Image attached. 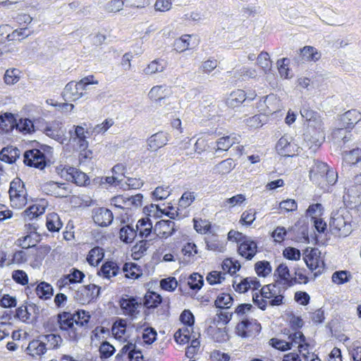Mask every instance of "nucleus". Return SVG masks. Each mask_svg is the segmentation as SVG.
Masks as SVG:
<instances>
[{
	"mask_svg": "<svg viewBox=\"0 0 361 361\" xmlns=\"http://www.w3.org/2000/svg\"><path fill=\"white\" fill-rule=\"evenodd\" d=\"M142 195L140 193L128 197L121 196L119 200H122V203L124 206L119 204L117 205V207L126 209H131L132 207L137 208L142 205Z\"/></svg>",
	"mask_w": 361,
	"mask_h": 361,
	"instance_id": "nucleus-27",
	"label": "nucleus"
},
{
	"mask_svg": "<svg viewBox=\"0 0 361 361\" xmlns=\"http://www.w3.org/2000/svg\"><path fill=\"white\" fill-rule=\"evenodd\" d=\"M312 162L313 164L310 170V178L314 180L319 178V176L324 178V173L329 169L328 165L318 159H314Z\"/></svg>",
	"mask_w": 361,
	"mask_h": 361,
	"instance_id": "nucleus-21",
	"label": "nucleus"
},
{
	"mask_svg": "<svg viewBox=\"0 0 361 361\" xmlns=\"http://www.w3.org/2000/svg\"><path fill=\"white\" fill-rule=\"evenodd\" d=\"M67 276L68 279H70L71 284L82 283L85 276V274L82 271L76 268H72Z\"/></svg>",
	"mask_w": 361,
	"mask_h": 361,
	"instance_id": "nucleus-55",
	"label": "nucleus"
},
{
	"mask_svg": "<svg viewBox=\"0 0 361 361\" xmlns=\"http://www.w3.org/2000/svg\"><path fill=\"white\" fill-rule=\"evenodd\" d=\"M255 270L259 276L266 277L271 272L272 268L269 262L263 260L255 263Z\"/></svg>",
	"mask_w": 361,
	"mask_h": 361,
	"instance_id": "nucleus-44",
	"label": "nucleus"
},
{
	"mask_svg": "<svg viewBox=\"0 0 361 361\" xmlns=\"http://www.w3.org/2000/svg\"><path fill=\"white\" fill-rule=\"evenodd\" d=\"M57 322L61 331H68L71 340L76 341L78 333L74 326L75 317L73 314L69 312H62L57 314Z\"/></svg>",
	"mask_w": 361,
	"mask_h": 361,
	"instance_id": "nucleus-5",
	"label": "nucleus"
},
{
	"mask_svg": "<svg viewBox=\"0 0 361 361\" xmlns=\"http://www.w3.org/2000/svg\"><path fill=\"white\" fill-rule=\"evenodd\" d=\"M48 161L45 154L38 149H27L23 154V162L30 167L43 169Z\"/></svg>",
	"mask_w": 361,
	"mask_h": 361,
	"instance_id": "nucleus-3",
	"label": "nucleus"
},
{
	"mask_svg": "<svg viewBox=\"0 0 361 361\" xmlns=\"http://www.w3.org/2000/svg\"><path fill=\"white\" fill-rule=\"evenodd\" d=\"M300 51L301 57L306 61H317L321 57V54L313 47H305Z\"/></svg>",
	"mask_w": 361,
	"mask_h": 361,
	"instance_id": "nucleus-39",
	"label": "nucleus"
},
{
	"mask_svg": "<svg viewBox=\"0 0 361 361\" xmlns=\"http://www.w3.org/2000/svg\"><path fill=\"white\" fill-rule=\"evenodd\" d=\"M320 252L318 249L312 248L308 254L305 255L304 257V260L307 267L311 270L314 271L317 269L319 263H322V265H324V262L320 259L319 256L318 255Z\"/></svg>",
	"mask_w": 361,
	"mask_h": 361,
	"instance_id": "nucleus-23",
	"label": "nucleus"
},
{
	"mask_svg": "<svg viewBox=\"0 0 361 361\" xmlns=\"http://www.w3.org/2000/svg\"><path fill=\"white\" fill-rule=\"evenodd\" d=\"M115 348L108 341H103L99 347L100 357L102 359L109 358L114 355Z\"/></svg>",
	"mask_w": 361,
	"mask_h": 361,
	"instance_id": "nucleus-49",
	"label": "nucleus"
},
{
	"mask_svg": "<svg viewBox=\"0 0 361 361\" xmlns=\"http://www.w3.org/2000/svg\"><path fill=\"white\" fill-rule=\"evenodd\" d=\"M262 329L256 319H243L235 326V333L241 338L255 337Z\"/></svg>",
	"mask_w": 361,
	"mask_h": 361,
	"instance_id": "nucleus-4",
	"label": "nucleus"
},
{
	"mask_svg": "<svg viewBox=\"0 0 361 361\" xmlns=\"http://www.w3.org/2000/svg\"><path fill=\"white\" fill-rule=\"evenodd\" d=\"M135 231H137V235L141 238L151 237L153 235L151 220L148 217L140 219L136 224Z\"/></svg>",
	"mask_w": 361,
	"mask_h": 361,
	"instance_id": "nucleus-17",
	"label": "nucleus"
},
{
	"mask_svg": "<svg viewBox=\"0 0 361 361\" xmlns=\"http://www.w3.org/2000/svg\"><path fill=\"white\" fill-rule=\"evenodd\" d=\"M162 302L161 295L154 291H148L144 298V305L148 309H154L159 306Z\"/></svg>",
	"mask_w": 361,
	"mask_h": 361,
	"instance_id": "nucleus-30",
	"label": "nucleus"
},
{
	"mask_svg": "<svg viewBox=\"0 0 361 361\" xmlns=\"http://www.w3.org/2000/svg\"><path fill=\"white\" fill-rule=\"evenodd\" d=\"M200 343L199 340L195 337L191 341L190 345L188 346L185 349V357L190 360L195 356L200 348Z\"/></svg>",
	"mask_w": 361,
	"mask_h": 361,
	"instance_id": "nucleus-62",
	"label": "nucleus"
},
{
	"mask_svg": "<svg viewBox=\"0 0 361 361\" xmlns=\"http://www.w3.org/2000/svg\"><path fill=\"white\" fill-rule=\"evenodd\" d=\"M124 5L122 0H111L105 6V10L109 13H116L121 11Z\"/></svg>",
	"mask_w": 361,
	"mask_h": 361,
	"instance_id": "nucleus-64",
	"label": "nucleus"
},
{
	"mask_svg": "<svg viewBox=\"0 0 361 361\" xmlns=\"http://www.w3.org/2000/svg\"><path fill=\"white\" fill-rule=\"evenodd\" d=\"M104 256V250L99 247L90 250L87 257V261L90 265H97Z\"/></svg>",
	"mask_w": 361,
	"mask_h": 361,
	"instance_id": "nucleus-37",
	"label": "nucleus"
},
{
	"mask_svg": "<svg viewBox=\"0 0 361 361\" xmlns=\"http://www.w3.org/2000/svg\"><path fill=\"white\" fill-rule=\"evenodd\" d=\"M360 121V112L356 109H351L340 116L339 126L347 129H353L355 125Z\"/></svg>",
	"mask_w": 361,
	"mask_h": 361,
	"instance_id": "nucleus-12",
	"label": "nucleus"
},
{
	"mask_svg": "<svg viewBox=\"0 0 361 361\" xmlns=\"http://www.w3.org/2000/svg\"><path fill=\"white\" fill-rule=\"evenodd\" d=\"M166 67V63L163 59H155L146 67L143 72L146 75H152L161 73Z\"/></svg>",
	"mask_w": 361,
	"mask_h": 361,
	"instance_id": "nucleus-32",
	"label": "nucleus"
},
{
	"mask_svg": "<svg viewBox=\"0 0 361 361\" xmlns=\"http://www.w3.org/2000/svg\"><path fill=\"white\" fill-rule=\"evenodd\" d=\"M197 253L196 245L188 243L182 247V264L188 265L195 260V255Z\"/></svg>",
	"mask_w": 361,
	"mask_h": 361,
	"instance_id": "nucleus-20",
	"label": "nucleus"
},
{
	"mask_svg": "<svg viewBox=\"0 0 361 361\" xmlns=\"http://www.w3.org/2000/svg\"><path fill=\"white\" fill-rule=\"evenodd\" d=\"M20 71L16 68L8 69L4 74V81L7 85H13L19 80Z\"/></svg>",
	"mask_w": 361,
	"mask_h": 361,
	"instance_id": "nucleus-53",
	"label": "nucleus"
},
{
	"mask_svg": "<svg viewBox=\"0 0 361 361\" xmlns=\"http://www.w3.org/2000/svg\"><path fill=\"white\" fill-rule=\"evenodd\" d=\"M17 128L24 133H30L35 130L33 122L29 118H20L16 124Z\"/></svg>",
	"mask_w": 361,
	"mask_h": 361,
	"instance_id": "nucleus-47",
	"label": "nucleus"
},
{
	"mask_svg": "<svg viewBox=\"0 0 361 361\" xmlns=\"http://www.w3.org/2000/svg\"><path fill=\"white\" fill-rule=\"evenodd\" d=\"M249 277L244 278L239 283L233 281V286L236 292L243 293L247 292L250 288Z\"/></svg>",
	"mask_w": 361,
	"mask_h": 361,
	"instance_id": "nucleus-60",
	"label": "nucleus"
},
{
	"mask_svg": "<svg viewBox=\"0 0 361 361\" xmlns=\"http://www.w3.org/2000/svg\"><path fill=\"white\" fill-rule=\"evenodd\" d=\"M234 143L233 138L230 136L222 137L216 141V150L227 151Z\"/></svg>",
	"mask_w": 361,
	"mask_h": 361,
	"instance_id": "nucleus-52",
	"label": "nucleus"
},
{
	"mask_svg": "<svg viewBox=\"0 0 361 361\" xmlns=\"http://www.w3.org/2000/svg\"><path fill=\"white\" fill-rule=\"evenodd\" d=\"M182 324L186 326L185 329H182V345L190 341V332H193L195 324V316L190 310L182 311Z\"/></svg>",
	"mask_w": 361,
	"mask_h": 361,
	"instance_id": "nucleus-10",
	"label": "nucleus"
},
{
	"mask_svg": "<svg viewBox=\"0 0 361 361\" xmlns=\"http://www.w3.org/2000/svg\"><path fill=\"white\" fill-rule=\"evenodd\" d=\"M247 94L244 90H237L231 93L227 98L226 103L228 107L235 108L239 106L244 102L247 101Z\"/></svg>",
	"mask_w": 361,
	"mask_h": 361,
	"instance_id": "nucleus-22",
	"label": "nucleus"
},
{
	"mask_svg": "<svg viewBox=\"0 0 361 361\" xmlns=\"http://www.w3.org/2000/svg\"><path fill=\"white\" fill-rule=\"evenodd\" d=\"M204 284L203 276L198 273H192L188 277V285L193 290H199Z\"/></svg>",
	"mask_w": 361,
	"mask_h": 361,
	"instance_id": "nucleus-42",
	"label": "nucleus"
},
{
	"mask_svg": "<svg viewBox=\"0 0 361 361\" xmlns=\"http://www.w3.org/2000/svg\"><path fill=\"white\" fill-rule=\"evenodd\" d=\"M9 196L13 207L21 208L27 203V192L24 183L18 178L13 179L10 183Z\"/></svg>",
	"mask_w": 361,
	"mask_h": 361,
	"instance_id": "nucleus-2",
	"label": "nucleus"
},
{
	"mask_svg": "<svg viewBox=\"0 0 361 361\" xmlns=\"http://www.w3.org/2000/svg\"><path fill=\"white\" fill-rule=\"evenodd\" d=\"M225 274L218 271H210L207 277L206 280L210 285H215L221 283L225 279Z\"/></svg>",
	"mask_w": 361,
	"mask_h": 361,
	"instance_id": "nucleus-50",
	"label": "nucleus"
},
{
	"mask_svg": "<svg viewBox=\"0 0 361 361\" xmlns=\"http://www.w3.org/2000/svg\"><path fill=\"white\" fill-rule=\"evenodd\" d=\"M331 233L339 237L348 236L352 231L351 216L345 208L333 212L329 222Z\"/></svg>",
	"mask_w": 361,
	"mask_h": 361,
	"instance_id": "nucleus-1",
	"label": "nucleus"
},
{
	"mask_svg": "<svg viewBox=\"0 0 361 361\" xmlns=\"http://www.w3.org/2000/svg\"><path fill=\"white\" fill-rule=\"evenodd\" d=\"M274 276L278 279L276 283L279 285H283L286 287H291L298 283L297 278L290 276V270L285 263H281L276 269Z\"/></svg>",
	"mask_w": 361,
	"mask_h": 361,
	"instance_id": "nucleus-8",
	"label": "nucleus"
},
{
	"mask_svg": "<svg viewBox=\"0 0 361 361\" xmlns=\"http://www.w3.org/2000/svg\"><path fill=\"white\" fill-rule=\"evenodd\" d=\"M92 288L97 289L94 284L81 286L75 294V298L81 304L90 303L92 301Z\"/></svg>",
	"mask_w": 361,
	"mask_h": 361,
	"instance_id": "nucleus-16",
	"label": "nucleus"
},
{
	"mask_svg": "<svg viewBox=\"0 0 361 361\" xmlns=\"http://www.w3.org/2000/svg\"><path fill=\"white\" fill-rule=\"evenodd\" d=\"M257 63L260 67H262L265 73H267V71H269L271 67V61L268 53L262 52L259 54L257 56Z\"/></svg>",
	"mask_w": 361,
	"mask_h": 361,
	"instance_id": "nucleus-58",
	"label": "nucleus"
},
{
	"mask_svg": "<svg viewBox=\"0 0 361 361\" xmlns=\"http://www.w3.org/2000/svg\"><path fill=\"white\" fill-rule=\"evenodd\" d=\"M35 292L40 299L46 300L51 298L54 295V288L50 283L41 281L36 286Z\"/></svg>",
	"mask_w": 361,
	"mask_h": 361,
	"instance_id": "nucleus-26",
	"label": "nucleus"
},
{
	"mask_svg": "<svg viewBox=\"0 0 361 361\" xmlns=\"http://www.w3.org/2000/svg\"><path fill=\"white\" fill-rule=\"evenodd\" d=\"M238 254L247 260H251L257 252V243L247 237L238 245Z\"/></svg>",
	"mask_w": 361,
	"mask_h": 361,
	"instance_id": "nucleus-11",
	"label": "nucleus"
},
{
	"mask_svg": "<svg viewBox=\"0 0 361 361\" xmlns=\"http://www.w3.org/2000/svg\"><path fill=\"white\" fill-rule=\"evenodd\" d=\"M344 161L350 165H355L361 161V149L360 148H355L349 152L345 151L343 152Z\"/></svg>",
	"mask_w": 361,
	"mask_h": 361,
	"instance_id": "nucleus-36",
	"label": "nucleus"
},
{
	"mask_svg": "<svg viewBox=\"0 0 361 361\" xmlns=\"http://www.w3.org/2000/svg\"><path fill=\"white\" fill-rule=\"evenodd\" d=\"M289 63V59L287 58H283L282 59L278 60L277 66L279 72L281 77L284 78H288L291 76H289V68H288V65Z\"/></svg>",
	"mask_w": 361,
	"mask_h": 361,
	"instance_id": "nucleus-61",
	"label": "nucleus"
},
{
	"mask_svg": "<svg viewBox=\"0 0 361 361\" xmlns=\"http://www.w3.org/2000/svg\"><path fill=\"white\" fill-rule=\"evenodd\" d=\"M303 140L306 146L315 151L324 141V135L318 130H312V133L307 132L303 134Z\"/></svg>",
	"mask_w": 361,
	"mask_h": 361,
	"instance_id": "nucleus-14",
	"label": "nucleus"
},
{
	"mask_svg": "<svg viewBox=\"0 0 361 361\" xmlns=\"http://www.w3.org/2000/svg\"><path fill=\"white\" fill-rule=\"evenodd\" d=\"M44 133L47 136L54 139L61 144H64L67 141L66 137L64 136L65 130L63 129L61 123H52L50 126L45 128Z\"/></svg>",
	"mask_w": 361,
	"mask_h": 361,
	"instance_id": "nucleus-15",
	"label": "nucleus"
},
{
	"mask_svg": "<svg viewBox=\"0 0 361 361\" xmlns=\"http://www.w3.org/2000/svg\"><path fill=\"white\" fill-rule=\"evenodd\" d=\"M69 171H72V176L71 182L75 183L78 185H85L89 181V178L86 173L78 170L74 167H69Z\"/></svg>",
	"mask_w": 361,
	"mask_h": 361,
	"instance_id": "nucleus-40",
	"label": "nucleus"
},
{
	"mask_svg": "<svg viewBox=\"0 0 361 361\" xmlns=\"http://www.w3.org/2000/svg\"><path fill=\"white\" fill-rule=\"evenodd\" d=\"M153 240L154 238H150L149 239L146 238L145 240H141L137 242L133 247V254L135 255H139V257L143 255L148 250L149 246L152 245V241Z\"/></svg>",
	"mask_w": 361,
	"mask_h": 361,
	"instance_id": "nucleus-45",
	"label": "nucleus"
},
{
	"mask_svg": "<svg viewBox=\"0 0 361 361\" xmlns=\"http://www.w3.org/2000/svg\"><path fill=\"white\" fill-rule=\"evenodd\" d=\"M120 271L118 264L112 261H108L104 263L98 274L104 278L109 279L112 276H116Z\"/></svg>",
	"mask_w": 361,
	"mask_h": 361,
	"instance_id": "nucleus-24",
	"label": "nucleus"
},
{
	"mask_svg": "<svg viewBox=\"0 0 361 361\" xmlns=\"http://www.w3.org/2000/svg\"><path fill=\"white\" fill-rule=\"evenodd\" d=\"M168 141L166 134L164 132H158L147 139L148 149L157 151L164 146Z\"/></svg>",
	"mask_w": 361,
	"mask_h": 361,
	"instance_id": "nucleus-18",
	"label": "nucleus"
},
{
	"mask_svg": "<svg viewBox=\"0 0 361 361\" xmlns=\"http://www.w3.org/2000/svg\"><path fill=\"white\" fill-rule=\"evenodd\" d=\"M257 75L256 71L253 68L243 67L234 73V78L244 80L246 78H254Z\"/></svg>",
	"mask_w": 361,
	"mask_h": 361,
	"instance_id": "nucleus-46",
	"label": "nucleus"
},
{
	"mask_svg": "<svg viewBox=\"0 0 361 361\" xmlns=\"http://www.w3.org/2000/svg\"><path fill=\"white\" fill-rule=\"evenodd\" d=\"M235 163L233 159H226L214 166V171L221 175L230 173L235 168Z\"/></svg>",
	"mask_w": 361,
	"mask_h": 361,
	"instance_id": "nucleus-38",
	"label": "nucleus"
},
{
	"mask_svg": "<svg viewBox=\"0 0 361 361\" xmlns=\"http://www.w3.org/2000/svg\"><path fill=\"white\" fill-rule=\"evenodd\" d=\"M27 27L15 30L11 34H8L6 38L8 41L20 40V37L23 39L30 35V32H27Z\"/></svg>",
	"mask_w": 361,
	"mask_h": 361,
	"instance_id": "nucleus-63",
	"label": "nucleus"
},
{
	"mask_svg": "<svg viewBox=\"0 0 361 361\" xmlns=\"http://www.w3.org/2000/svg\"><path fill=\"white\" fill-rule=\"evenodd\" d=\"M233 298L228 293H221L215 300V306L220 309H228L233 305Z\"/></svg>",
	"mask_w": 361,
	"mask_h": 361,
	"instance_id": "nucleus-41",
	"label": "nucleus"
},
{
	"mask_svg": "<svg viewBox=\"0 0 361 361\" xmlns=\"http://www.w3.org/2000/svg\"><path fill=\"white\" fill-rule=\"evenodd\" d=\"M351 276L348 271H336L332 275V281L337 284H343L350 281Z\"/></svg>",
	"mask_w": 361,
	"mask_h": 361,
	"instance_id": "nucleus-48",
	"label": "nucleus"
},
{
	"mask_svg": "<svg viewBox=\"0 0 361 361\" xmlns=\"http://www.w3.org/2000/svg\"><path fill=\"white\" fill-rule=\"evenodd\" d=\"M47 350L46 343L42 340H33L30 342L27 348V353L32 356L42 355Z\"/></svg>",
	"mask_w": 361,
	"mask_h": 361,
	"instance_id": "nucleus-29",
	"label": "nucleus"
},
{
	"mask_svg": "<svg viewBox=\"0 0 361 361\" xmlns=\"http://www.w3.org/2000/svg\"><path fill=\"white\" fill-rule=\"evenodd\" d=\"M119 304L123 314L131 318L136 317L140 312L138 308L141 306V301H139L135 297L128 295L122 297L120 299Z\"/></svg>",
	"mask_w": 361,
	"mask_h": 361,
	"instance_id": "nucleus-7",
	"label": "nucleus"
},
{
	"mask_svg": "<svg viewBox=\"0 0 361 361\" xmlns=\"http://www.w3.org/2000/svg\"><path fill=\"white\" fill-rule=\"evenodd\" d=\"M82 87L80 83L74 81L69 82L63 89L62 95L65 100H77L81 98L84 93L82 92Z\"/></svg>",
	"mask_w": 361,
	"mask_h": 361,
	"instance_id": "nucleus-13",
	"label": "nucleus"
},
{
	"mask_svg": "<svg viewBox=\"0 0 361 361\" xmlns=\"http://www.w3.org/2000/svg\"><path fill=\"white\" fill-rule=\"evenodd\" d=\"M20 152L17 147L7 146L1 150L0 159L6 163L13 164L20 157Z\"/></svg>",
	"mask_w": 361,
	"mask_h": 361,
	"instance_id": "nucleus-19",
	"label": "nucleus"
},
{
	"mask_svg": "<svg viewBox=\"0 0 361 361\" xmlns=\"http://www.w3.org/2000/svg\"><path fill=\"white\" fill-rule=\"evenodd\" d=\"M283 255L289 260H299L301 257L300 251L295 247H288L283 251Z\"/></svg>",
	"mask_w": 361,
	"mask_h": 361,
	"instance_id": "nucleus-59",
	"label": "nucleus"
},
{
	"mask_svg": "<svg viewBox=\"0 0 361 361\" xmlns=\"http://www.w3.org/2000/svg\"><path fill=\"white\" fill-rule=\"evenodd\" d=\"M178 286V281L174 277L163 279L160 281V287L161 289L167 291H173Z\"/></svg>",
	"mask_w": 361,
	"mask_h": 361,
	"instance_id": "nucleus-56",
	"label": "nucleus"
},
{
	"mask_svg": "<svg viewBox=\"0 0 361 361\" xmlns=\"http://www.w3.org/2000/svg\"><path fill=\"white\" fill-rule=\"evenodd\" d=\"M46 226L50 232H59L63 224L56 213H50L47 216Z\"/></svg>",
	"mask_w": 361,
	"mask_h": 361,
	"instance_id": "nucleus-35",
	"label": "nucleus"
},
{
	"mask_svg": "<svg viewBox=\"0 0 361 361\" xmlns=\"http://www.w3.org/2000/svg\"><path fill=\"white\" fill-rule=\"evenodd\" d=\"M92 219L98 226L106 227L112 223L114 216L111 210L104 207H98L92 210Z\"/></svg>",
	"mask_w": 361,
	"mask_h": 361,
	"instance_id": "nucleus-9",
	"label": "nucleus"
},
{
	"mask_svg": "<svg viewBox=\"0 0 361 361\" xmlns=\"http://www.w3.org/2000/svg\"><path fill=\"white\" fill-rule=\"evenodd\" d=\"M137 236V231L132 226L128 224L120 229L119 238L126 243H130Z\"/></svg>",
	"mask_w": 361,
	"mask_h": 361,
	"instance_id": "nucleus-33",
	"label": "nucleus"
},
{
	"mask_svg": "<svg viewBox=\"0 0 361 361\" xmlns=\"http://www.w3.org/2000/svg\"><path fill=\"white\" fill-rule=\"evenodd\" d=\"M75 317V324L77 326H83L86 325L90 319L89 312L85 310H79L73 314Z\"/></svg>",
	"mask_w": 361,
	"mask_h": 361,
	"instance_id": "nucleus-51",
	"label": "nucleus"
},
{
	"mask_svg": "<svg viewBox=\"0 0 361 361\" xmlns=\"http://www.w3.org/2000/svg\"><path fill=\"white\" fill-rule=\"evenodd\" d=\"M42 340L46 343L47 349L57 348L62 342V338L59 335L53 334L42 336Z\"/></svg>",
	"mask_w": 361,
	"mask_h": 361,
	"instance_id": "nucleus-43",
	"label": "nucleus"
},
{
	"mask_svg": "<svg viewBox=\"0 0 361 361\" xmlns=\"http://www.w3.org/2000/svg\"><path fill=\"white\" fill-rule=\"evenodd\" d=\"M260 295L264 298L270 299L269 304L271 306H279L283 303L284 296L281 288H277L276 284L270 283L263 286Z\"/></svg>",
	"mask_w": 361,
	"mask_h": 361,
	"instance_id": "nucleus-6",
	"label": "nucleus"
},
{
	"mask_svg": "<svg viewBox=\"0 0 361 361\" xmlns=\"http://www.w3.org/2000/svg\"><path fill=\"white\" fill-rule=\"evenodd\" d=\"M207 249L209 250L223 252L225 250V243L220 240L219 235H210L206 238Z\"/></svg>",
	"mask_w": 361,
	"mask_h": 361,
	"instance_id": "nucleus-28",
	"label": "nucleus"
},
{
	"mask_svg": "<svg viewBox=\"0 0 361 361\" xmlns=\"http://www.w3.org/2000/svg\"><path fill=\"white\" fill-rule=\"evenodd\" d=\"M123 271L125 276L129 279H138L142 274L140 266L134 262L125 263L123 267Z\"/></svg>",
	"mask_w": 361,
	"mask_h": 361,
	"instance_id": "nucleus-31",
	"label": "nucleus"
},
{
	"mask_svg": "<svg viewBox=\"0 0 361 361\" xmlns=\"http://www.w3.org/2000/svg\"><path fill=\"white\" fill-rule=\"evenodd\" d=\"M269 344L274 348L281 351H286L291 349L292 343L276 338H272L269 340Z\"/></svg>",
	"mask_w": 361,
	"mask_h": 361,
	"instance_id": "nucleus-54",
	"label": "nucleus"
},
{
	"mask_svg": "<svg viewBox=\"0 0 361 361\" xmlns=\"http://www.w3.org/2000/svg\"><path fill=\"white\" fill-rule=\"evenodd\" d=\"M12 278L15 282L22 286L28 283L27 274L23 270H14L12 273Z\"/></svg>",
	"mask_w": 361,
	"mask_h": 361,
	"instance_id": "nucleus-57",
	"label": "nucleus"
},
{
	"mask_svg": "<svg viewBox=\"0 0 361 361\" xmlns=\"http://www.w3.org/2000/svg\"><path fill=\"white\" fill-rule=\"evenodd\" d=\"M16 120L11 113H5L0 116V130L1 133H9L16 126Z\"/></svg>",
	"mask_w": 361,
	"mask_h": 361,
	"instance_id": "nucleus-25",
	"label": "nucleus"
},
{
	"mask_svg": "<svg viewBox=\"0 0 361 361\" xmlns=\"http://www.w3.org/2000/svg\"><path fill=\"white\" fill-rule=\"evenodd\" d=\"M200 39L195 35H182V53L190 51L198 46Z\"/></svg>",
	"mask_w": 361,
	"mask_h": 361,
	"instance_id": "nucleus-34",
	"label": "nucleus"
}]
</instances>
